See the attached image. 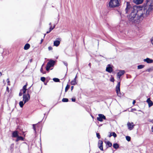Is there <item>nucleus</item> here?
I'll list each match as a JSON object with an SVG mask.
<instances>
[{
	"label": "nucleus",
	"mask_w": 153,
	"mask_h": 153,
	"mask_svg": "<svg viewBox=\"0 0 153 153\" xmlns=\"http://www.w3.org/2000/svg\"><path fill=\"white\" fill-rule=\"evenodd\" d=\"M111 133L112 136H113L114 137H117V134L114 132H113Z\"/></svg>",
	"instance_id": "nucleus-30"
},
{
	"label": "nucleus",
	"mask_w": 153,
	"mask_h": 153,
	"mask_svg": "<svg viewBox=\"0 0 153 153\" xmlns=\"http://www.w3.org/2000/svg\"><path fill=\"white\" fill-rule=\"evenodd\" d=\"M126 139L128 141H129L131 140V137L129 136H127L126 137Z\"/></svg>",
	"instance_id": "nucleus-27"
},
{
	"label": "nucleus",
	"mask_w": 153,
	"mask_h": 153,
	"mask_svg": "<svg viewBox=\"0 0 153 153\" xmlns=\"http://www.w3.org/2000/svg\"><path fill=\"white\" fill-rule=\"evenodd\" d=\"M135 102H136V101H135V100H134L133 102H132L133 104L134 105V104L135 103Z\"/></svg>",
	"instance_id": "nucleus-44"
},
{
	"label": "nucleus",
	"mask_w": 153,
	"mask_h": 153,
	"mask_svg": "<svg viewBox=\"0 0 153 153\" xmlns=\"http://www.w3.org/2000/svg\"><path fill=\"white\" fill-rule=\"evenodd\" d=\"M51 22H50L49 24V25H51Z\"/></svg>",
	"instance_id": "nucleus-50"
},
{
	"label": "nucleus",
	"mask_w": 153,
	"mask_h": 153,
	"mask_svg": "<svg viewBox=\"0 0 153 153\" xmlns=\"http://www.w3.org/2000/svg\"><path fill=\"white\" fill-rule=\"evenodd\" d=\"M24 104H25L24 103H23V102L22 101H21L19 102V105H20V107L21 108L23 107Z\"/></svg>",
	"instance_id": "nucleus-25"
},
{
	"label": "nucleus",
	"mask_w": 153,
	"mask_h": 153,
	"mask_svg": "<svg viewBox=\"0 0 153 153\" xmlns=\"http://www.w3.org/2000/svg\"><path fill=\"white\" fill-rule=\"evenodd\" d=\"M24 140V138H23L21 136H19V135L18 137H17V139L16 140V141L17 142L19 140Z\"/></svg>",
	"instance_id": "nucleus-19"
},
{
	"label": "nucleus",
	"mask_w": 153,
	"mask_h": 153,
	"mask_svg": "<svg viewBox=\"0 0 153 153\" xmlns=\"http://www.w3.org/2000/svg\"><path fill=\"white\" fill-rule=\"evenodd\" d=\"M55 61L50 59L49 60V62L47 63L46 68L47 71L49 70L50 68L53 66L54 65Z\"/></svg>",
	"instance_id": "nucleus-4"
},
{
	"label": "nucleus",
	"mask_w": 153,
	"mask_h": 153,
	"mask_svg": "<svg viewBox=\"0 0 153 153\" xmlns=\"http://www.w3.org/2000/svg\"><path fill=\"white\" fill-rule=\"evenodd\" d=\"M102 144V141L101 140H99L98 141V146L100 149L102 151L103 150Z\"/></svg>",
	"instance_id": "nucleus-9"
},
{
	"label": "nucleus",
	"mask_w": 153,
	"mask_h": 153,
	"mask_svg": "<svg viewBox=\"0 0 153 153\" xmlns=\"http://www.w3.org/2000/svg\"><path fill=\"white\" fill-rule=\"evenodd\" d=\"M105 143L109 147H110L112 145V143L109 141H105Z\"/></svg>",
	"instance_id": "nucleus-22"
},
{
	"label": "nucleus",
	"mask_w": 153,
	"mask_h": 153,
	"mask_svg": "<svg viewBox=\"0 0 153 153\" xmlns=\"http://www.w3.org/2000/svg\"><path fill=\"white\" fill-rule=\"evenodd\" d=\"M72 101L73 102H75L76 100L75 99L72 98L71 99Z\"/></svg>",
	"instance_id": "nucleus-40"
},
{
	"label": "nucleus",
	"mask_w": 153,
	"mask_h": 153,
	"mask_svg": "<svg viewBox=\"0 0 153 153\" xmlns=\"http://www.w3.org/2000/svg\"><path fill=\"white\" fill-rule=\"evenodd\" d=\"M146 102L148 104L149 107H150L152 106L153 105V103L150 100V98H148Z\"/></svg>",
	"instance_id": "nucleus-14"
},
{
	"label": "nucleus",
	"mask_w": 153,
	"mask_h": 153,
	"mask_svg": "<svg viewBox=\"0 0 153 153\" xmlns=\"http://www.w3.org/2000/svg\"><path fill=\"white\" fill-rule=\"evenodd\" d=\"M63 102H67L68 101V99L65 98H64L62 100Z\"/></svg>",
	"instance_id": "nucleus-29"
},
{
	"label": "nucleus",
	"mask_w": 153,
	"mask_h": 153,
	"mask_svg": "<svg viewBox=\"0 0 153 153\" xmlns=\"http://www.w3.org/2000/svg\"><path fill=\"white\" fill-rule=\"evenodd\" d=\"M97 136L98 139H100V136L99 133H97L96 134Z\"/></svg>",
	"instance_id": "nucleus-33"
},
{
	"label": "nucleus",
	"mask_w": 153,
	"mask_h": 153,
	"mask_svg": "<svg viewBox=\"0 0 153 153\" xmlns=\"http://www.w3.org/2000/svg\"><path fill=\"white\" fill-rule=\"evenodd\" d=\"M7 88H8V87H7Z\"/></svg>",
	"instance_id": "nucleus-53"
},
{
	"label": "nucleus",
	"mask_w": 153,
	"mask_h": 153,
	"mask_svg": "<svg viewBox=\"0 0 153 153\" xmlns=\"http://www.w3.org/2000/svg\"><path fill=\"white\" fill-rule=\"evenodd\" d=\"M98 117L97 118V120L100 122H102L103 121V119H105V116L102 114H98Z\"/></svg>",
	"instance_id": "nucleus-8"
},
{
	"label": "nucleus",
	"mask_w": 153,
	"mask_h": 153,
	"mask_svg": "<svg viewBox=\"0 0 153 153\" xmlns=\"http://www.w3.org/2000/svg\"><path fill=\"white\" fill-rule=\"evenodd\" d=\"M143 61L144 62H146L148 63H152L153 62V60L148 58H146V59H144Z\"/></svg>",
	"instance_id": "nucleus-13"
},
{
	"label": "nucleus",
	"mask_w": 153,
	"mask_h": 153,
	"mask_svg": "<svg viewBox=\"0 0 153 153\" xmlns=\"http://www.w3.org/2000/svg\"><path fill=\"white\" fill-rule=\"evenodd\" d=\"M152 71H153V67H152L146 69V71L150 72Z\"/></svg>",
	"instance_id": "nucleus-23"
},
{
	"label": "nucleus",
	"mask_w": 153,
	"mask_h": 153,
	"mask_svg": "<svg viewBox=\"0 0 153 153\" xmlns=\"http://www.w3.org/2000/svg\"><path fill=\"white\" fill-rule=\"evenodd\" d=\"M127 126L128 129L130 130H131L134 128L135 125H134L132 122L130 123L128 122L127 123Z\"/></svg>",
	"instance_id": "nucleus-7"
},
{
	"label": "nucleus",
	"mask_w": 153,
	"mask_h": 153,
	"mask_svg": "<svg viewBox=\"0 0 153 153\" xmlns=\"http://www.w3.org/2000/svg\"><path fill=\"white\" fill-rule=\"evenodd\" d=\"M73 88H74V86H72L71 87V90H72V89H73Z\"/></svg>",
	"instance_id": "nucleus-47"
},
{
	"label": "nucleus",
	"mask_w": 153,
	"mask_h": 153,
	"mask_svg": "<svg viewBox=\"0 0 153 153\" xmlns=\"http://www.w3.org/2000/svg\"><path fill=\"white\" fill-rule=\"evenodd\" d=\"M120 82H119L118 83V84L116 86V90L117 95L118 96L120 97L121 96V94L120 92Z\"/></svg>",
	"instance_id": "nucleus-5"
},
{
	"label": "nucleus",
	"mask_w": 153,
	"mask_h": 153,
	"mask_svg": "<svg viewBox=\"0 0 153 153\" xmlns=\"http://www.w3.org/2000/svg\"><path fill=\"white\" fill-rule=\"evenodd\" d=\"M150 40L152 44L153 45V37H152Z\"/></svg>",
	"instance_id": "nucleus-32"
},
{
	"label": "nucleus",
	"mask_w": 153,
	"mask_h": 153,
	"mask_svg": "<svg viewBox=\"0 0 153 153\" xmlns=\"http://www.w3.org/2000/svg\"><path fill=\"white\" fill-rule=\"evenodd\" d=\"M51 31L50 30H49V31H47V32H46V33H49Z\"/></svg>",
	"instance_id": "nucleus-45"
},
{
	"label": "nucleus",
	"mask_w": 153,
	"mask_h": 153,
	"mask_svg": "<svg viewBox=\"0 0 153 153\" xmlns=\"http://www.w3.org/2000/svg\"><path fill=\"white\" fill-rule=\"evenodd\" d=\"M43 65H42V67H41V69H40V71L42 73H43L42 72V71L43 70V67H42Z\"/></svg>",
	"instance_id": "nucleus-38"
},
{
	"label": "nucleus",
	"mask_w": 153,
	"mask_h": 153,
	"mask_svg": "<svg viewBox=\"0 0 153 153\" xmlns=\"http://www.w3.org/2000/svg\"><path fill=\"white\" fill-rule=\"evenodd\" d=\"M0 74L1 75V72H0Z\"/></svg>",
	"instance_id": "nucleus-52"
},
{
	"label": "nucleus",
	"mask_w": 153,
	"mask_h": 153,
	"mask_svg": "<svg viewBox=\"0 0 153 153\" xmlns=\"http://www.w3.org/2000/svg\"><path fill=\"white\" fill-rule=\"evenodd\" d=\"M53 80L55 82H59V79L57 78H54L53 79Z\"/></svg>",
	"instance_id": "nucleus-26"
},
{
	"label": "nucleus",
	"mask_w": 153,
	"mask_h": 153,
	"mask_svg": "<svg viewBox=\"0 0 153 153\" xmlns=\"http://www.w3.org/2000/svg\"><path fill=\"white\" fill-rule=\"evenodd\" d=\"M125 73L124 70H120L119 72L117 73V78L120 79V77L123 75Z\"/></svg>",
	"instance_id": "nucleus-10"
},
{
	"label": "nucleus",
	"mask_w": 153,
	"mask_h": 153,
	"mask_svg": "<svg viewBox=\"0 0 153 153\" xmlns=\"http://www.w3.org/2000/svg\"><path fill=\"white\" fill-rule=\"evenodd\" d=\"M76 76H75V77L74 79V80L71 81V83L72 85H74L76 84L77 83L76 82Z\"/></svg>",
	"instance_id": "nucleus-17"
},
{
	"label": "nucleus",
	"mask_w": 153,
	"mask_h": 153,
	"mask_svg": "<svg viewBox=\"0 0 153 153\" xmlns=\"http://www.w3.org/2000/svg\"><path fill=\"white\" fill-rule=\"evenodd\" d=\"M27 85V83L26 85L23 86L22 88L20 90L24 94H26L25 93L27 90L26 88Z\"/></svg>",
	"instance_id": "nucleus-11"
},
{
	"label": "nucleus",
	"mask_w": 153,
	"mask_h": 153,
	"mask_svg": "<svg viewBox=\"0 0 153 153\" xmlns=\"http://www.w3.org/2000/svg\"><path fill=\"white\" fill-rule=\"evenodd\" d=\"M64 64L66 66H67L68 65V64L67 63L64 62Z\"/></svg>",
	"instance_id": "nucleus-43"
},
{
	"label": "nucleus",
	"mask_w": 153,
	"mask_h": 153,
	"mask_svg": "<svg viewBox=\"0 0 153 153\" xmlns=\"http://www.w3.org/2000/svg\"><path fill=\"white\" fill-rule=\"evenodd\" d=\"M53 29V28H52L51 26L50 27V30L51 31Z\"/></svg>",
	"instance_id": "nucleus-39"
},
{
	"label": "nucleus",
	"mask_w": 153,
	"mask_h": 153,
	"mask_svg": "<svg viewBox=\"0 0 153 153\" xmlns=\"http://www.w3.org/2000/svg\"><path fill=\"white\" fill-rule=\"evenodd\" d=\"M22 92H21V91H20V93H19V96H22Z\"/></svg>",
	"instance_id": "nucleus-36"
},
{
	"label": "nucleus",
	"mask_w": 153,
	"mask_h": 153,
	"mask_svg": "<svg viewBox=\"0 0 153 153\" xmlns=\"http://www.w3.org/2000/svg\"><path fill=\"white\" fill-rule=\"evenodd\" d=\"M113 147L114 149H117L119 147V146L117 143H114L113 145Z\"/></svg>",
	"instance_id": "nucleus-21"
},
{
	"label": "nucleus",
	"mask_w": 153,
	"mask_h": 153,
	"mask_svg": "<svg viewBox=\"0 0 153 153\" xmlns=\"http://www.w3.org/2000/svg\"><path fill=\"white\" fill-rule=\"evenodd\" d=\"M130 10L131 12L128 18L129 20L132 23H137L141 22L144 18H146L149 16L141 7L135 6L132 8L127 2L126 9V13H127Z\"/></svg>",
	"instance_id": "nucleus-1"
},
{
	"label": "nucleus",
	"mask_w": 153,
	"mask_h": 153,
	"mask_svg": "<svg viewBox=\"0 0 153 153\" xmlns=\"http://www.w3.org/2000/svg\"><path fill=\"white\" fill-rule=\"evenodd\" d=\"M41 80L43 82H44L45 80V78L44 77H41Z\"/></svg>",
	"instance_id": "nucleus-31"
},
{
	"label": "nucleus",
	"mask_w": 153,
	"mask_h": 153,
	"mask_svg": "<svg viewBox=\"0 0 153 153\" xmlns=\"http://www.w3.org/2000/svg\"><path fill=\"white\" fill-rule=\"evenodd\" d=\"M43 41V39H42L41 40V42H40V43H42V42Z\"/></svg>",
	"instance_id": "nucleus-48"
},
{
	"label": "nucleus",
	"mask_w": 153,
	"mask_h": 153,
	"mask_svg": "<svg viewBox=\"0 0 153 153\" xmlns=\"http://www.w3.org/2000/svg\"><path fill=\"white\" fill-rule=\"evenodd\" d=\"M146 5L142 8L149 15L151 12L153 10V0H147Z\"/></svg>",
	"instance_id": "nucleus-2"
},
{
	"label": "nucleus",
	"mask_w": 153,
	"mask_h": 153,
	"mask_svg": "<svg viewBox=\"0 0 153 153\" xmlns=\"http://www.w3.org/2000/svg\"><path fill=\"white\" fill-rule=\"evenodd\" d=\"M60 42L59 41H55L54 42L53 45L55 46H58L60 44Z\"/></svg>",
	"instance_id": "nucleus-18"
},
{
	"label": "nucleus",
	"mask_w": 153,
	"mask_h": 153,
	"mask_svg": "<svg viewBox=\"0 0 153 153\" xmlns=\"http://www.w3.org/2000/svg\"><path fill=\"white\" fill-rule=\"evenodd\" d=\"M111 136H112V135L111 133V134H110L109 135V137H111Z\"/></svg>",
	"instance_id": "nucleus-49"
},
{
	"label": "nucleus",
	"mask_w": 153,
	"mask_h": 153,
	"mask_svg": "<svg viewBox=\"0 0 153 153\" xmlns=\"http://www.w3.org/2000/svg\"><path fill=\"white\" fill-rule=\"evenodd\" d=\"M55 26H54L53 27V29L55 28Z\"/></svg>",
	"instance_id": "nucleus-51"
},
{
	"label": "nucleus",
	"mask_w": 153,
	"mask_h": 153,
	"mask_svg": "<svg viewBox=\"0 0 153 153\" xmlns=\"http://www.w3.org/2000/svg\"><path fill=\"white\" fill-rule=\"evenodd\" d=\"M149 122H151V123H153V120L149 119Z\"/></svg>",
	"instance_id": "nucleus-37"
},
{
	"label": "nucleus",
	"mask_w": 153,
	"mask_h": 153,
	"mask_svg": "<svg viewBox=\"0 0 153 153\" xmlns=\"http://www.w3.org/2000/svg\"><path fill=\"white\" fill-rule=\"evenodd\" d=\"M19 135V132L16 131L13 132L12 133V137H17Z\"/></svg>",
	"instance_id": "nucleus-15"
},
{
	"label": "nucleus",
	"mask_w": 153,
	"mask_h": 153,
	"mask_svg": "<svg viewBox=\"0 0 153 153\" xmlns=\"http://www.w3.org/2000/svg\"><path fill=\"white\" fill-rule=\"evenodd\" d=\"M145 66L143 65H140L137 66L138 69H141L144 67Z\"/></svg>",
	"instance_id": "nucleus-24"
},
{
	"label": "nucleus",
	"mask_w": 153,
	"mask_h": 153,
	"mask_svg": "<svg viewBox=\"0 0 153 153\" xmlns=\"http://www.w3.org/2000/svg\"><path fill=\"white\" fill-rule=\"evenodd\" d=\"M143 0H134V1L137 4H141L143 1Z\"/></svg>",
	"instance_id": "nucleus-16"
},
{
	"label": "nucleus",
	"mask_w": 153,
	"mask_h": 153,
	"mask_svg": "<svg viewBox=\"0 0 153 153\" xmlns=\"http://www.w3.org/2000/svg\"><path fill=\"white\" fill-rule=\"evenodd\" d=\"M106 71L108 72L109 73L111 72L112 71V68L109 65H108L106 68Z\"/></svg>",
	"instance_id": "nucleus-12"
},
{
	"label": "nucleus",
	"mask_w": 153,
	"mask_h": 153,
	"mask_svg": "<svg viewBox=\"0 0 153 153\" xmlns=\"http://www.w3.org/2000/svg\"><path fill=\"white\" fill-rule=\"evenodd\" d=\"M36 125V124H33V128L34 130H35V129H36V128H35V126Z\"/></svg>",
	"instance_id": "nucleus-41"
},
{
	"label": "nucleus",
	"mask_w": 153,
	"mask_h": 153,
	"mask_svg": "<svg viewBox=\"0 0 153 153\" xmlns=\"http://www.w3.org/2000/svg\"><path fill=\"white\" fill-rule=\"evenodd\" d=\"M30 99V95L28 93L23 94V100L24 102V103L28 102L29 100Z\"/></svg>",
	"instance_id": "nucleus-6"
},
{
	"label": "nucleus",
	"mask_w": 153,
	"mask_h": 153,
	"mask_svg": "<svg viewBox=\"0 0 153 153\" xmlns=\"http://www.w3.org/2000/svg\"><path fill=\"white\" fill-rule=\"evenodd\" d=\"M120 0H111L109 1L108 5L110 8H114L117 7L120 5Z\"/></svg>",
	"instance_id": "nucleus-3"
},
{
	"label": "nucleus",
	"mask_w": 153,
	"mask_h": 153,
	"mask_svg": "<svg viewBox=\"0 0 153 153\" xmlns=\"http://www.w3.org/2000/svg\"><path fill=\"white\" fill-rule=\"evenodd\" d=\"M110 81L111 82H114V77H112L110 79Z\"/></svg>",
	"instance_id": "nucleus-34"
},
{
	"label": "nucleus",
	"mask_w": 153,
	"mask_h": 153,
	"mask_svg": "<svg viewBox=\"0 0 153 153\" xmlns=\"http://www.w3.org/2000/svg\"><path fill=\"white\" fill-rule=\"evenodd\" d=\"M69 87H70V86L69 85H67V86L65 88V92L67 91L69 89Z\"/></svg>",
	"instance_id": "nucleus-28"
},
{
	"label": "nucleus",
	"mask_w": 153,
	"mask_h": 153,
	"mask_svg": "<svg viewBox=\"0 0 153 153\" xmlns=\"http://www.w3.org/2000/svg\"><path fill=\"white\" fill-rule=\"evenodd\" d=\"M30 47V45L28 44H26L24 47V49L25 50H27Z\"/></svg>",
	"instance_id": "nucleus-20"
},
{
	"label": "nucleus",
	"mask_w": 153,
	"mask_h": 153,
	"mask_svg": "<svg viewBox=\"0 0 153 153\" xmlns=\"http://www.w3.org/2000/svg\"><path fill=\"white\" fill-rule=\"evenodd\" d=\"M136 109L135 108H132L131 110V111H136Z\"/></svg>",
	"instance_id": "nucleus-42"
},
{
	"label": "nucleus",
	"mask_w": 153,
	"mask_h": 153,
	"mask_svg": "<svg viewBox=\"0 0 153 153\" xmlns=\"http://www.w3.org/2000/svg\"><path fill=\"white\" fill-rule=\"evenodd\" d=\"M48 49L50 51V50H51L52 49V48L51 46H49L48 47Z\"/></svg>",
	"instance_id": "nucleus-35"
},
{
	"label": "nucleus",
	"mask_w": 153,
	"mask_h": 153,
	"mask_svg": "<svg viewBox=\"0 0 153 153\" xmlns=\"http://www.w3.org/2000/svg\"><path fill=\"white\" fill-rule=\"evenodd\" d=\"M151 130H152V132H153V126L152 127Z\"/></svg>",
	"instance_id": "nucleus-46"
}]
</instances>
